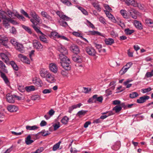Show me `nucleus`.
Masks as SVG:
<instances>
[{
    "label": "nucleus",
    "mask_w": 153,
    "mask_h": 153,
    "mask_svg": "<svg viewBox=\"0 0 153 153\" xmlns=\"http://www.w3.org/2000/svg\"><path fill=\"white\" fill-rule=\"evenodd\" d=\"M85 50L87 53L90 56H96V52L94 48L91 46L86 47Z\"/></svg>",
    "instance_id": "obj_1"
},
{
    "label": "nucleus",
    "mask_w": 153,
    "mask_h": 153,
    "mask_svg": "<svg viewBox=\"0 0 153 153\" xmlns=\"http://www.w3.org/2000/svg\"><path fill=\"white\" fill-rule=\"evenodd\" d=\"M128 11L130 16L133 19H136L137 16L140 15V13L134 9L130 8L128 9Z\"/></svg>",
    "instance_id": "obj_2"
},
{
    "label": "nucleus",
    "mask_w": 153,
    "mask_h": 153,
    "mask_svg": "<svg viewBox=\"0 0 153 153\" xmlns=\"http://www.w3.org/2000/svg\"><path fill=\"white\" fill-rule=\"evenodd\" d=\"M15 98L19 99V97L15 95H12L10 94H8L6 95L7 100L10 103H14Z\"/></svg>",
    "instance_id": "obj_3"
},
{
    "label": "nucleus",
    "mask_w": 153,
    "mask_h": 153,
    "mask_svg": "<svg viewBox=\"0 0 153 153\" xmlns=\"http://www.w3.org/2000/svg\"><path fill=\"white\" fill-rule=\"evenodd\" d=\"M61 65L64 69L66 70H70V67L69 65V64L71 63V62L69 59H67L65 61H63L60 62Z\"/></svg>",
    "instance_id": "obj_4"
},
{
    "label": "nucleus",
    "mask_w": 153,
    "mask_h": 153,
    "mask_svg": "<svg viewBox=\"0 0 153 153\" xmlns=\"http://www.w3.org/2000/svg\"><path fill=\"white\" fill-rule=\"evenodd\" d=\"M33 48L39 51H42L43 48V46L41 43L37 40H34L33 41Z\"/></svg>",
    "instance_id": "obj_5"
},
{
    "label": "nucleus",
    "mask_w": 153,
    "mask_h": 153,
    "mask_svg": "<svg viewBox=\"0 0 153 153\" xmlns=\"http://www.w3.org/2000/svg\"><path fill=\"white\" fill-rule=\"evenodd\" d=\"M10 56V54L8 53H7L6 54L4 53H0V56L2 59L7 64L9 61V57Z\"/></svg>",
    "instance_id": "obj_6"
},
{
    "label": "nucleus",
    "mask_w": 153,
    "mask_h": 153,
    "mask_svg": "<svg viewBox=\"0 0 153 153\" xmlns=\"http://www.w3.org/2000/svg\"><path fill=\"white\" fill-rule=\"evenodd\" d=\"M30 20L33 24L32 25V27L35 30V31L36 32L41 33V31L39 30V27H38L37 26V25L39 23L38 22L36 21L34 19H31ZM41 22H42L41 21ZM41 22L40 23H41Z\"/></svg>",
    "instance_id": "obj_7"
},
{
    "label": "nucleus",
    "mask_w": 153,
    "mask_h": 153,
    "mask_svg": "<svg viewBox=\"0 0 153 153\" xmlns=\"http://www.w3.org/2000/svg\"><path fill=\"white\" fill-rule=\"evenodd\" d=\"M70 50L73 53L76 54H77L80 52V50L78 47L74 44H73L71 46Z\"/></svg>",
    "instance_id": "obj_8"
},
{
    "label": "nucleus",
    "mask_w": 153,
    "mask_h": 153,
    "mask_svg": "<svg viewBox=\"0 0 153 153\" xmlns=\"http://www.w3.org/2000/svg\"><path fill=\"white\" fill-rule=\"evenodd\" d=\"M18 57L23 62H24L27 64H30V60L26 56H24L23 54H20L18 55Z\"/></svg>",
    "instance_id": "obj_9"
},
{
    "label": "nucleus",
    "mask_w": 153,
    "mask_h": 153,
    "mask_svg": "<svg viewBox=\"0 0 153 153\" xmlns=\"http://www.w3.org/2000/svg\"><path fill=\"white\" fill-rule=\"evenodd\" d=\"M150 98L149 96L145 95L140 97L137 100V102L138 103H143L145 102L147 100H149Z\"/></svg>",
    "instance_id": "obj_10"
},
{
    "label": "nucleus",
    "mask_w": 153,
    "mask_h": 153,
    "mask_svg": "<svg viewBox=\"0 0 153 153\" xmlns=\"http://www.w3.org/2000/svg\"><path fill=\"white\" fill-rule=\"evenodd\" d=\"M49 69L52 72L56 73L58 71V67L54 63L50 64L49 65Z\"/></svg>",
    "instance_id": "obj_11"
},
{
    "label": "nucleus",
    "mask_w": 153,
    "mask_h": 153,
    "mask_svg": "<svg viewBox=\"0 0 153 153\" xmlns=\"http://www.w3.org/2000/svg\"><path fill=\"white\" fill-rule=\"evenodd\" d=\"M8 40V38L6 36L2 35L0 38V44H1L4 46H7Z\"/></svg>",
    "instance_id": "obj_12"
},
{
    "label": "nucleus",
    "mask_w": 153,
    "mask_h": 153,
    "mask_svg": "<svg viewBox=\"0 0 153 153\" xmlns=\"http://www.w3.org/2000/svg\"><path fill=\"white\" fill-rule=\"evenodd\" d=\"M49 73V71L46 69L42 68L40 71V74L43 78H46Z\"/></svg>",
    "instance_id": "obj_13"
},
{
    "label": "nucleus",
    "mask_w": 153,
    "mask_h": 153,
    "mask_svg": "<svg viewBox=\"0 0 153 153\" xmlns=\"http://www.w3.org/2000/svg\"><path fill=\"white\" fill-rule=\"evenodd\" d=\"M125 3L128 5H131L134 7H139V4L134 0H126Z\"/></svg>",
    "instance_id": "obj_14"
},
{
    "label": "nucleus",
    "mask_w": 153,
    "mask_h": 153,
    "mask_svg": "<svg viewBox=\"0 0 153 153\" xmlns=\"http://www.w3.org/2000/svg\"><path fill=\"white\" fill-rule=\"evenodd\" d=\"M57 49L61 53H64L65 54H68V52L67 49L62 45H58Z\"/></svg>",
    "instance_id": "obj_15"
},
{
    "label": "nucleus",
    "mask_w": 153,
    "mask_h": 153,
    "mask_svg": "<svg viewBox=\"0 0 153 153\" xmlns=\"http://www.w3.org/2000/svg\"><path fill=\"white\" fill-rule=\"evenodd\" d=\"M38 34H40L41 35L39 36V38L40 40L45 43H48V41L46 37V36L44 35L41 31V33L37 32Z\"/></svg>",
    "instance_id": "obj_16"
},
{
    "label": "nucleus",
    "mask_w": 153,
    "mask_h": 153,
    "mask_svg": "<svg viewBox=\"0 0 153 153\" xmlns=\"http://www.w3.org/2000/svg\"><path fill=\"white\" fill-rule=\"evenodd\" d=\"M56 13L62 19L66 20L67 21H71L72 20V19L65 15L62 14V13H61L60 11H58Z\"/></svg>",
    "instance_id": "obj_17"
},
{
    "label": "nucleus",
    "mask_w": 153,
    "mask_h": 153,
    "mask_svg": "<svg viewBox=\"0 0 153 153\" xmlns=\"http://www.w3.org/2000/svg\"><path fill=\"white\" fill-rule=\"evenodd\" d=\"M56 13L62 19L66 20L67 21H71L72 20V19L65 15L62 14V13H61L60 11H58Z\"/></svg>",
    "instance_id": "obj_18"
},
{
    "label": "nucleus",
    "mask_w": 153,
    "mask_h": 153,
    "mask_svg": "<svg viewBox=\"0 0 153 153\" xmlns=\"http://www.w3.org/2000/svg\"><path fill=\"white\" fill-rule=\"evenodd\" d=\"M46 80L50 83H53L55 82L56 80L54 75L49 73L46 78Z\"/></svg>",
    "instance_id": "obj_19"
},
{
    "label": "nucleus",
    "mask_w": 153,
    "mask_h": 153,
    "mask_svg": "<svg viewBox=\"0 0 153 153\" xmlns=\"http://www.w3.org/2000/svg\"><path fill=\"white\" fill-rule=\"evenodd\" d=\"M7 110L11 112H16L18 110V107L13 105H9L7 107Z\"/></svg>",
    "instance_id": "obj_20"
},
{
    "label": "nucleus",
    "mask_w": 153,
    "mask_h": 153,
    "mask_svg": "<svg viewBox=\"0 0 153 153\" xmlns=\"http://www.w3.org/2000/svg\"><path fill=\"white\" fill-rule=\"evenodd\" d=\"M93 97L94 99V102L97 103V102H98L99 103H102V102L103 98L102 96L98 97V95L95 94L93 96Z\"/></svg>",
    "instance_id": "obj_21"
},
{
    "label": "nucleus",
    "mask_w": 153,
    "mask_h": 153,
    "mask_svg": "<svg viewBox=\"0 0 153 153\" xmlns=\"http://www.w3.org/2000/svg\"><path fill=\"white\" fill-rule=\"evenodd\" d=\"M107 16L113 22L115 23L116 21L114 16L108 11H104Z\"/></svg>",
    "instance_id": "obj_22"
},
{
    "label": "nucleus",
    "mask_w": 153,
    "mask_h": 153,
    "mask_svg": "<svg viewBox=\"0 0 153 153\" xmlns=\"http://www.w3.org/2000/svg\"><path fill=\"white\" fill-rule=\"evenodd\" d=\"M30 15L33 17V18L36 21L40 23L41 22V19L33 11H31L30 13Z\"/></svg>",
    "instance_id": "obj_23"
},
{
    "label": "nucleus",
    "mask_w": 153,
    "mask_h": 153,
    "mask_svg": "<svg viewBox=\"0 0 153 153\" xmlns=\"http://www.w3.org/2000/svg\"><path fill=\"white\" fill-rule=\"evenodd\" d=\"M15 48L17 50L21 53H23L24 52V48L22 44L18 43L15 46Z\"/></svg>",
    "instance_id": "obj_24"
},
{
    "label": "nucleus",
    "mask_w": 153,
    "mask_h": 153,
    "mask_svg": "<svg viewBox=\"0 0 153 153\" xmlns=\"http://www.w3.org/2000/svg\"><path fill=\"white\" fill-rule=\"evenodd\" d=\"M82 105L81 103H79L77 105H73L69 107L68 108V112L71 113L73 110L77 108H80Z\"/></svg>",
    "instance_id": "obj_25"
},
{
    "label": "nucleus",
    "mask_w": 153,
    "mask_h": 153,
    "mask_svg": "<svg viewBox=\"0 0 153 153\" xmlns=\"http://www.w3.org/2000/svg\"><path fill=\"white\" fill-rule=\"evenodd\" d=\"M104 41L105 44L108 45H111L114 43V40L111 38H106Z\"/></svg>",
    "instance_id": "obj_26"
},
{
    "label": "nucleus",
    "mask_w": 153,
    "mask_h": 153,
    "mask_svg": "<svg viewBox=\"0 0 153 153\" xmlns=\"http://www.w3.org/2000/svg\"><path fill=\"white\" fill-rule=\"evenodd\" d=\"M7 13L8 16L10 18H14V17L17 16L18 13L17 12L15 11L11 12L10 10L7 11Z\"/></svg>",
    "instance_id": "obj_27"
},
{
    "label": "nucleus",
    "mask_w": 153,
    "mask_h": 153,
    "mask_svg": "<svg viewBox=\"0 0 153 153\" xmlns=\"http://www.w3.org/2000/svg\"><path fill=\"white\" fill-rule=\"evenodd\" d=\"M134 25L135 27L138 29L142 30L143 27L141 23L139 21L135 20L134 21Z\"/></svg>",
    "instance_id": "obj_28"
},
{
    "label": "nucleus",
    "mask_w": 153,
    "mask_h": 153,
    "mask_svg": "<svg viewBox=\"0 0 153 153\" xmlns=\"http://www.w3.org/2000/svg\"><path fill=\"white\" fill-rule=\"evenodd\" d=\"M92 4L94 7L98 11L100 12L101 10V8L100 7L99 3L97 1H95L93 2Z\"/></svg>",
    "instance_id": "obj_29"
},
{
    "label": "nucleus",
    "mask_w": 153,
    "mask_h": 153,
    "mask_svg": "<svg viewBox=\"0 0 153 153\" xmlns=\"http://www.w3.org/2000/svg\"><path fill=\"white\" fill-rule=\"evenodd\" d=\"M31 137L30 135H29L25 139V143L27 145H29L32 143L34 141L31 139Z\"/></svg>",
    "instance_id": "obj_30"
},
{
    "label": "nucleus",
    "mask_w": 153,
    "mask_h": 153,
    "mask_svg": "<svg viewBox=\"0 0 153 153\" xmlns=\"http://www.w3.org/2000/svg\"><path fill=\"white\" fill-rule=\"evenodd\" d=\"M72 59L74 61L78 63H81L82 61V57L79 56H73Z\"/></svg>",
    "instance_id": "obj_31"
},
{
    "label": "nucleus",
    "mask_w": 153,
    "mask_h": 153,
    "mask_svg": "<svg viewBox=\"0 0 153 153\" xmlns=\"http://www.w3.org/2000/svg\"><path fill=\"white\" fill-rule=\"evenodd\" d=\"M33 83L38 86H41V81L39 79L34 78L33 80Z\"/></svg>",
    "instance_id": "obj_32"
},
{
    "label": "nucleus",
    "mask_w": 153,
    "mask_h": 153,
    "mask_svg": "<svg viewBox=\"0 0 153 153\" xmlns=\"http://www.w3.org/2000/svg\"><path fill=\"white\" fill-rule=\"evenodd\" d=\"M0 68L4 72L6 73L7 72V71L5 64L1 60H0Z\"/></svg>",
    "instance_id": "obj_33"
},
{
    "label": "nucleus",
    "mask_w": 153,
    "mask_h": 153,
    "mask_svg": "<svg viewBox=\"0 0 153 153\" xmlns=\"http://www.w3.org/2000/svg\"><path fill=\"white\" fill-rule=\"evenodd\" d=\"M1 77L3 78V80H4L5 83L8 86L10 85V82L8 80V79L7 77H6L5 74L3 73H1Z\"/></svg>",
    "instance_id": "obj_34"
},
{
    "label": "nucleus",
    "mask_w": 153,
    "mask_h": 153,
    "mask_svg": "<svg viewBox=\"0 0 153 153\" xmlns=\"http://www.w3.org/2000/svg\"><path fill=\"white\" fill-rule=\"evenodd\" d=\"M26 128L27 130H35L37 129L38 127L36 125L32 126L27 125L26 126Z\"/></svg>",
    "instance_id": "obj_35"
},
{
    "label": "nucleus",
    "mask_w": 153,
    "mask_h": 153,
    "mask_svg": "<svg viewBox=\"0 0 153 153\" xmlns=\"http://www.w3.org/2000/svg\"><path fill=\"white\" fill-rule=\"evenodd\" d=\"M25 89L27 92H29L35 90V88L34 86L31 85L26 87Z\"/></svg>",
    "instance_id": "obj_36"
},
{
    "label": "nucleus",
    "mask_w": 153,
    "mask_h": 153,
    "mask_svg": "<svg viewBox=\"0 0 153 153\" xmlns=\"http://www.w3.org/2000/svg\"><path fill=\"white\" fill-rule=\"evenodd\" d=\"M65 54L64 53H61L59 55V58L61 60L60 62H62L63 61H65L67 59H68L65 55Z\"/></svg>",
    "instance_id": "obj_37"
},
{
    "label": "nucleus",
    "mask_w": 153,
    "mask_h": 153,
    "mask_svg": "<svg viewBox=\"0 0 153 153\" xmlns=\"http://www.w3.org/2000/svg\"><path fill=\"white\" fill-rule=\"evenodd\" d=\"M7 14V13H6L3 11L0 10V17L2 19L6 18V15Z\"/></svg>",
    "instance_id": "obj_38"
},
{
    "label": "nucleus",
    "mask_w": 153,
    "mask_h": 153,
    "mask_svg": "<svg viewBox=\"0 0 153 153\" xmlns=\"http://www.w3.org/2000/svg\"><path fill=\"white\" fill-rule=\"evenodd\" d=\"M145 23L151 27H153V21L152 20L147 19L145 20Z\"/></svg>",
    "instance_id": "obj_39"
},
{
    "label": "nucleus",
    "mask_w": 153,
    "mask_h": 153,
    "mask_svg": "<svg viewBox=\"0 0 153 153\" xmlns=\"http://www.w3.org/2000/svg\"><path fill=\"white\" fill-rule=\"evenodd\" d=\"M120 146V142H117L115 144L112 146V149L114 150H117L119 149Z\"/></svg>",
    "instance_id": "obj_40"
},
{
    "label": "nucleus",
    "mask_w": 153,
    "mask_h": 153,
    "mask_svg": "<svg viewBox=\"0 0 153 153\" xmlns=\"http://www.w3.org/2000/svg\"><path fill=\"white\" fill-rule=\"evenodd\" d=\"M59 34L58 33L56 32H52L51 33L50 36L51 38H58Z\"/></svg>",
    "instance_id": "obj_41"
},
{
    "label": "nucleus",
    "mask_w": 153,
    "mask_h": 153,
    "mask_svg": "<svg viewBox=\"0 0 153 153\" xmlns=\"http://www.w3.org/2000/svg\"><path fill=\"white\" fill-rule=\"evenodd\" d=\"M69 120V118L66 116H64L61 120V122L63 124H67Z\"/></svg>",
    "instance_id": "obj_42"
},
{
    "label": "nucleus",
    "mask_w": 153,
    "mask_h": 153,
    "mask_svg": "<svg viewBox=\"0 0 153 153\" xmlns=\"http://www.w3.org/2000/svg\"><path fill=\"white\" fill-rule=\"evenodd\" d=\"M139 96L137 93L136 92H133L129 94V97L131 98H135Z\"/></svg>",
    "instance_id": "obj_43"
},
{
    "label": "nucleus",
    "mask_w": 153,
    "mask_h": 153,
    "mask_svg": "<svg viewBox=\"0 0 153 153\" xmlns=\"http://www.w3.org/2000/svg\"><path fill=\"white\" fill-rule=\"evenodd\" d=\"M10 64L14 70H15L16 71L18 70V68L17 67V66L14 61H11L10 62Z\"/></svg>",
    "instance_id": "obj_44"
},
{
    "label": "nucleus",
    "mask_w": 153,
    "mask_h": 153,
    "mask_svg": "<svg viewBox=\"0 0 153 153\" xmlns=\"http://www.w3.org/2000/svg\"><path fill=\"white\" fill-rule=\"evenodd\" d=\"M128 69L125 66H123L120 71V73L121 75H123L125 73Z\"/></svg>",
    "instance_id": "obj_45"
},
{
    "label": "nucleus",
    "mask_w": 153,
    "mask_h": 153,
    "mask_svg": "<svg viewBox=\"0 0 153 153\" xmlns=\"http://www.w3.org/2000/svg\"><path fill=\"white\" fill-rule=\"evenodd\" d=\"M31 99L33 100H39L40 99V97L38 95H33L31 96Z\"/></svg>",
    "instance_id": "obj_46"
},
{
    "label": "nucleus",
    "mask_w": 153,
    "mask_h": 153,
    "mask_svg": "<svg viewBox=\"0 0 153 153\" xmlns=\"http://www.w3.org/2000/svg\"><path fill=\"white\" fill-rule=\"evenodd\" d=\"M77 7L82 12V13L85 15H88V12L85 10V9H84L82 7L77 6Z\"/></svg>",
    "instance_id": "obj_47"
},
{
    "label": "nucleus",
    "mask_w": 153,
    "mask_h": 153,
    "mask_svg": "<svg viewBox=\"0 0 153 153\" xmlns=\"http://www.w3.org/2000/svg\"><path fill=\"white\" fill-rule=\"evenodd\" d=\"M134 32V30H130L129 28H127L125 29V32L127 35H131Z\"/></svg>",
    "instance_id": "obj_48"
},
{
    "label": "nucleus",
    "mask_w": 153,
    "mask_h": 153,
    "mask_svg": "<svg viewBox=\"0 0 153 153\" xmlns=\"http://www.w3.org/2000/svg\"><path fill=\"white\" fill-rule=\"evenodd\" d=\"M61 1L62 3L68 6H71L72 5L71 3L68 0H61Z\"/></svg>",
    "instance_id": "obj_49"
},
{
    "label": "nucleus",
    "mask_w": 153,
    "mask_h": 153,
    "mask_svg": "<svg viewBox=\"0 0 153 153\" xmlns=\"http://www.w3.org/2000/svg\"><path fill=\"white\" fill-rule=\"evenodd\" d=\"M122 109V107L119 105H116L113 108V110H114L116 112H119Z\"/></svg>",
    "instance_id": "obj_50"
},
{
    "label": "nucleus",
    "mask_w": 153,
    "mask_h": 153,
    "mask_svg": "<svg viewBox=\"0 0 153 153\" xmlns=\"http://www.w3.org/2000/svg\"><path fill=\"white\" fill-rule=\"evenodd\" d=\"M104 7L105 9V10L104 11H108V12H111L112 11L111 8L109 7V6L107 4H104Z\"/></svg>",
    "instance_id": "obj_51"
},
{
    "label": "nucleus",
    "mask_w": 153,
    "mask_h": 153,
    "mask_svg": "<svg viewBox=\"0 0 153 153\" xmlns=\"http://www.w3.org/2000/svg\"><path fill=\"white\" fill-rule=\"evenodd\" d=\"M61 142L59 141L57 143L54 145L53 147V150L54 151H56L57 149L59 148V147L60 144L61 143Z\"/></svg>",
    "instance_id": "obj_52"
},
{
    "label": "nucleus",
    "mask_w": 153,
    "mask_h": 153,
    "mask_svg": "<svg viewBox=\"0 0 153 153\" xmlns=\"http://www.w3.org/2000/svg\"><path fill=\"white\" fill-rule=\"evenodd\" d=\"M152 90V88L150 87L147 88L142 89V92L143 93L145 94L148 93Z\"/></svg>",
    "instance_id": "obj_53"
},
{
    "label": "nucleus",
    "mask_w": 153,
    "mask_h": 153,
    "mask_svg": "<svg viewBox=\"0 0 153 153\" xmlns=\"http://www.w3.org/2000/svg\"><path fill=\"white\" fill-rule=\"evenodd\" d=\"M72 34L76 37H79L80 38H81V37L82 36V34L81 33L76 31L73 32H72Z\"/></svg>",
    "instance_id": "obj_54"
},
{
    "label": "nucleus",
    "mask_w": 153,
    "mask_h": 153,
    "mask_svg": "<svg viewBox=\"0 0 153 153\" xmlns=\"http://www.w3.org/2000/svg\"><path fill=\"white\" fill-rule=\"evenodd\" d=\"M86 111L83 110H81L79 111L77 114V115L79 117H82L86 113Z\"/></svg>",
    "instance_id": "obj_55"
},
{
    "label": "nucleus",
    "mask_w": 153,
    "mask_h": 153,
    "mask_svg": "<svg viewBox=\"0 0 153 153\" xmlns=\"http://www.w3.org/2000/svg\"><path fill=\"white\" fill-rule=\"evenodd\" d=\"M10 42L12 45L15 47L16 46L17 44L19 43L17 41L16 39H11L10 40Z\"/></svg>",
    "instance_id": "obj_56"
},
{
    "label": "nucleus",
    "mask_w": 153,
    "mask_h": 153,
    "mask_svg": "<svg viewBox=\"0 0 153 153\" xmlns=\"http://www.w3.org/2000/svg\"><path fill=\"white\" fill-rule=\"evenodd\" d=\"M13 146L12 145L10 148L7 149L5 151H2L1 153H10L12 150Z\"/></svg>",
    "instance_id": "obj_57"
},
{
    "label": "nucleus",
    "mask_w": 153,
    "mask_h": 153,
    "mask_svg": "<svg viewBox=\"0 0 153 153\" xmlns=\"http://www.w3.org/2000/svg\"><path fill=\"white\" fill-rule=\"evenodd\" d=\"M23 28L27 32L31 34L32 33V32L30 29L28 27L23 25L22 26Z\"/></svg>",
    "instance_id": "obj_58"
},
{
    "label": "nucleus",
    "mask_w": 153,
    "mask_h": 153,
    "mask_svg": "<svg viewBox=\"0 0 153 153\" xmlns=\"http://www.w3.org/2000/svg\"><path fill=\"white\" fill-rule=\"evenodd\" d=\"M99 21L102 23L104 25L106 24L105 19L102 16H100L99 18Z\"/></svg>",
    "instance_id": "obj_59"
},
{
    "label": "nucleus",
    "mask_w": 153,
    "mask_h": 153,
    "mask_svg": "<svg viewBox=\"0 0 153 153\" xmlns=\"http://www.w3.org/2000/svg\"><path fill=\"white\" fill-rule=\"evenodd\" d=\"M120 13L121 15L124 18H126L127 17V14L126 13V10H122L120 11Z\"/></svg>",
    "instance_id": "obj_60"
},
{
    "label": "nucleus",
    "mask_w": 153,
    "mask_h": 153,
    "mask_svg": "<svg viewBox=\"0 0 153 153\" xmlns=\"http://www.w3.org/2000/svg\"><path fill=\"white\" fill-rule=\"evenodd\" d=\"M43 136H45L50 134L48 131H45V130L42 131L40 132Z\"/></svg>",
    "instance_id": "obj_61"
},
{
    "label": "nucleus",
    "mask_w": 153,
    "mask_h": 153,
    "mask_svg": "<svg viewBox=\"0 0 153 153\" xmlns=\"http://www.w3.org/2000/svg\"><path fill=\"white\" fill-rule=\"evenodd\" d=\"M51 89H45L42 91V93L44 94H49L51 92Z\"/></svg>",
    "instance_id": "obj_62"
},
{
    "label": "nucleus",
    "mask_w": 153,
    "mask_h": 153,
    "mask_svg": "<svg viewBox=\"0 0 153 153\" xmlns=\"http://www.w3.org/2000/svg\"><path fill=\"white\" fill-rule=\"evenodd\" d=\"M53 126L54 127V130H56L60 127L59 123H55L53 125Z\"/></svg>",
    "instance_id": "obj_63"
},
{
    "label": "nucleus",
    "mask_w": 153,
    "mask_h": 153,
    "mask_svg": "<svg viewBox=\"0 0 153 153\" xmlns=\"http://www.w3.org/2000/svg\"><path fill=\"white\" fill-rule=\"evenodd\" d=\"M44 150L43 148L41 147L39 148L37 150H36L35 152V153H40L42 152Z\"/></svg>",
    "instance_id": "obj_64"
}]
</instances>
